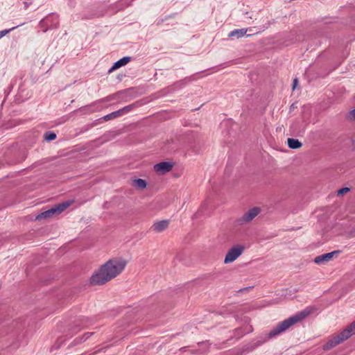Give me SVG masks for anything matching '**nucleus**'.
Instances as JSON below:
<instances>
[{"instance_id": "nucleus-21", "label": "nucleus", "mask_w": 355, "mask_h": 355, "mask_svg": "<svg viewBox=\"0 0 355 355\" xmlns=\"http://www.w3.org/2000/svg\"><path fill=\"white\" fill-rule=\"evenodd\" d=\"M297 83H298L297 79V78H295V79H294V80H293V89H295V87H296V85H297Z\"/></svg>"}, {"instance_id": "nucleus-6", "label": "nucleus", "mask_w": 355, "mask_h": 355, "mask_svg": "<svg viewBox=\"0 0 355 355\" xmlns=\"http://www.w3.org/2000/svg\"><path fill=\"white\" fill-rule=\"evenodd\" d=\"M245 247L243 245L237 244L230 248L225 257V264L232 263L237 259L244 252Z\"/></svg>"}, {"instance_id": "nucleus-12", "label": "nucleus", "mask_w": 355, "mask_h": 355, "mask_svg": "<svg viewBox=\"0 0 355 355\" xmlns=\"http://www.w3.org/2000/svg\"><path fill=\"white\" fill-rule=\"evenodd\" d=\"M288 146L292 149H298L302 146V143L297 139L288 138L287 140Z\"/></svg>"}, {"instance_id": "nucleus-4", "label": "nucleus", "mask_w": 355, "mask_h": 355, "mask_svg": "<svg viewBox=\"0 0 355 355\" xmlns=\"http://www.w3.org/2000/svg\"><path fill=\"white\" fill-rule=\"evenodd\" d=\"M73 203V200H67L62 203L58 204L53 207L52 208L49 209V210L38 214L36 216L35 220H40L42 219L52 218L55 216L59 215Z\"/></svg>"}, {"instance_id": "nucleus-16", "label": "nucleus", "mask_w": 355, "mask_h": 355, "mask_svg": "<svg viewBox=\"0 0 355 355\" xmlns=\"http://www.w3.org/2000/svg\"><path fill=\"white\" fill-rule=\"evenodd\" d=\"M135 106V104H132V105H129L125 106V107L119 110V111H120V115L123 114L124 112H128L130 111Z\"/></svg>"}, {"instance_id": "nucleus-11", "label": "nucleus", "mask_w": 355, "mask_h": 355, "mask_svg": "<svg viewBox=\"0 0 355 355\" xmlns=\"http://www.w3.org/2000/svg\"><path fill=\"white\" fill-rule=\"evenodd\" d=\"M132 186L139 190H143L146 187L147 184L143 179H136L132 181Z\"/></svg>"}, {"instance_id": "nucleus-14", "label": "nucleus", "mask_w": 355, "mask_h": 355, "mask_svg": "<svg viewBox=\"0 0 355 355\" xmlns=\"http://www.w3.org/2000/svg\"><path fill=\"white\" fill-rule=\"evenodd\" d=\"M56 138V135L53 132H47L44 135V139L47 141H51Z\"/></svg>"}, {"instance_id": "nucleus-20", "label": "nucleus", "mask_w": 355, "mask_h": 355, "mask_svg": "<svg viewBox=\"0 0 355 355\" xmlns=\"http://www.w3.org/2000/svg\"><path fill=\"white\" fill-rule=\"evenodd\" d=\"M92 334V333H89V332L85 334L84 340H86Z\"/></svg>"}, {"instance_id": "nucleus-17", "label": "nucleus", "mask_w": 355, "mask_h": 355, "mask_svg": "<svg viewBox=\"0 0 355 355\" xmlns=\"http://www.w3.org/2000/svg\"><path fill=\"white\" fill-rule=\"evenodd\" d=\"M347 118L349 121H355V109L352 110L348 113Z\"/></svg>"}, {"instance_id": "nucleus-5", "label": "nucleus", "mask_w": 355, "mask_h": 355, "mask_svg": "<svg viewBox=\"0 0 355 355\" xmlns=\"http://www.w3.org/2000/svg\"><path fill=\"white\" fill-rule=\"evenodd\" d=\"M261 209L254 207L246 211L242 216L235 220V224L239 226H243L250 223L256 216L261 213Z\"/></svg>"}, {"instance_id": "nucleus-15", "label": "nucleus", "mask_w": 355, "mask_h": 355, "mask_svg": "<svg viewBox=\"0 0 355 355\" xmlns=\"http://www.w3.org/2000/svg\"><path fill=\"white\" fill-rule=\"evenodd\" d=\"M120 116V111H116V112H114L111 114H107L104 116V119L105 121H109L110 119H112L116 116Z\"/></svg>"}, {"instance_id": "nucleus-2", "label": "nucleus", "mask_w": 355, "mask_h": 355, "mask_svg": "<svg viewBox=\"0 0 355 355\" xmlns=\"http://www.w3.org/2000/svg\"><path fill=\"white\" fill-rule=\"evenodd\" d=\"M311 313V310L310 309H306L295 315L284 320L283 322L279 323L275 328H273L268 334L269 338L275 337L279 334L285 331L290 327L293 325L294 324L302 320L306 317H307Z\"/></svg>"}, {"instance_id": "nucleus-13", "label": "nucleus", "mask_w": 355, "mask_h": 355, "mask_svg": "<svg viewBox=\"0 0 355 355\" xmlns=\"http://www.w3.org/2000/svg\"><path fill=\"white\" fill-rule=\"evenodd\" d=\"M247 33V29L242 28L239 30H234L232 31L230 34V37H236L238 38L243 36Z\"/></svg>"}, {"instance_id": "nucleus-7", "label": "nucleus", "mask_w": 355, "mask_h": 355, "mask_svg": "<svg viewBox=\"0 0 355 355\" xmlns=\"http://www.w3.org/2000/svg\"><path fill=\"white\" fill-rule=\"evenodd\" d=\"M173 164L168 162H162L154 166L155 171L159 175H164L171 171Z\"/></svg>"}, {"instance_id": "nucleus-10", "label": "nucleus", "mask_w": 355, "mask_h": 355, "mask_svg": "<svg viewBox=\"0 0 355 355\" xmlns=\"http://www.w3.org/2000/svg\"><path fill=\"white\" fill-rule=\"evenodd\" d=\"M130 61V57H123V58L120 59L117 62H116L114 65L110 69L109 72H112V71L125 65Z\"/></svg>"}, {"instance_id": "nucleus-9", "label": "nucleus", "mask_w": 355, "mask_h": 355, "mask_svg": "<svg viewBox=\"0 0 355 355\" xmlns=\"http://www.w3.org/2000/svg\"><path fill=\"white\" fill-rule=\"evenodd\" d=\"M169 225L168 220L156 221L151 226L150 230L155 233H161L168 229Z\"/></svg>"}, {"instance_id": "nucleus-19", "label": "nucleus", "mask_w": 355, "mask_h": 355, "mask_svg": "<svg viewBox=\"0 0 355 355\" xmlns=\"http://www.w3.org/2000/svg\"><path fill=\"white\" fill-rule=\"evenodd\" d=\"M15 28H12L10 30H4L0 31V39L3 37L4 35H6L10 30L14 29Z\"/></svg>"}, {"instance_id": "nucleus-3", "label": "nucleus", "mask_w": 355, "mask_h": 355, "mask_svg": "<svg viewBox=\"0 0 355 355\" xmlns=\"http://www.w3.org/2000/svg\"><path fill=\"white\" fill-rule=\"evenodd\" d=\"M354 334H355V321L347 326L340 334L329 340L323 346V349L324 350L331 349Z\"/></svg>"}, {"instance_id": "nucleus-18", "label": "nucleus", "mask_w": 355, "mask_h": 355, "mask_svg": "<svg viewBox=\"0 0 355 355\" xmlns=\"http://www.w3.org/2000/svg\"><path fill=\"white\" fill-rule=\"evenodd\" d=\"M349 190L350 189L348 187L342 188V189H339L338 191V195H343V194L347 193L348 191H349Z\"/></svg>"}, {"instance_id": "nucleus-1", "label": "nucleus", "mask_w": 355, "mask_h": 355, "mask_svg": "<svg viewBox=\"0 0 355 355\" xmlns=\"http://www.w3.org/2000/svg\"><path fill=\"white\" fill-rule=\"evenodd\" d=\"M127 260L114 257L106 261L90 279L92 285H103L115 278L125 269Z\"/></svg>"}, {"instance_id": "nucleus-8", "label": "nucleus", "mask_w": 355, "mask_h": 355, "mask_svg": "<svg viewBox=\"0 0 355 355\" xmlns=\"http://www.w3.org/2000/svg\"><path fill=\"white\" fill-rule=\"evenodd\" d=\"M338 253H340V251L336 250V251H333V252H331L329 253L323 254L322 255L315 257L314 262L316 264H319V265L326 263L330 261L331 260H332L334 254H337Z\"/></svg>"}]
</instances>
